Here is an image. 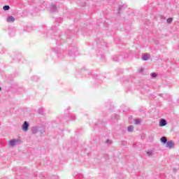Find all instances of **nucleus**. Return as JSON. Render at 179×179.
Instances as JSON below:
<instances>
[{
  "instance_id": "2",
  "label": "nucleus",
  "mask_w": 179,
  "mask_h": 179,
  "mask_svg": "<svg viewBox=\"0 0 179 179\" xmlns=\"http://www.w3.org/2000/svg\"><path fill=\"white\" fill-rule=\"evenodd\" d=\"M29 126L30 124L27 122V121H24L22 126V131H24V132H27V131H29Z\"/></svg>"
},
{
  "instance_id": "9",
  "label": "nucleus",
  "mask_w": 179,
  "mask_h": 179,
  "mask_svg": "<svg viewBox=\"0 0 179 179\" xmlns=\"http://www.w3.org/2000/svg\"><path fill=\"white\" fill-rule=\"evenodd\" d=\"M7 22H8V23L15 22V17H13V16L8 17L7 18Z\"/></svg>"
},
{
  "instance_id": "6",
  "label": "nucleus",
  "mask_w": 179,
  "mask_h": 179,
  "mask_svg": "<svg viewBox=\"0 0 179 179\" xmlns=\"http://www.w3.org/2000/svg\"><path fill=\"white\" fill-rule=\"evenodd\" d=\"M50 12H52V13L57 12V6H55L54 4H51V6H50Z\"/></svg>"
},
{
  "instance_id": "25",
  "label": "nucleus",
  "mask_w": 179,
  "mask_h": 179,
  "mask_svg": "<svg viewBox=\"0 0 179 179\" xmlns=\"http://www.w3.org/2000/svg\"><path fill=\"white\" fill-rule=\"evenodd\" d=\"M70 108H69H69H67V112H66V110H65V113L66 112V114H68V110H69Z\"/></svg>"
},
{
  "instance_id": "28",
  "label": "nucleus",
  "mask_w": 179,
  "mask_h": 179,
  "mask_svg": "<svg viewBox=\"0 0 179 179\" xmlns=\"http://www.w3.org/2000/svg\"><path fill=\"white\" fill-rule=\"evenodd\" d=\"M52 30H55V27H52Z\"/></svg>"
},
{
  "instance_id": "27",
  "label": "nucleus",
  "mask_w": 179,
  "mask_h": 179,
  "mask_svg": "<svg viewBox=\"0 0 179 179\" xmlns=\"http://www.w3.org/2000/svg\"><path fill=\"white\" fill-rule=\"evenodd\" d=\"M86 3H84V4H82L81 5V6H85V4Z\"/></svg>"
},
{
  "instance_id": "13",
  "label": "nucleus",
  "mask_w": 179,
  "mask_h": 179,
  "mask_svg": "<svg viewBox=\"0 0 179 179\" xmlns=\"http://www.w3.org/2000/svg\"><path fill=\"white\" fill-rule=\"evenodd\" d=\"M141 59H143V61H148L149 59V56L148 55H143Z\"/></svg>"
},
{
  "instance_id": "10",
  "label": "nucleus",
  "mask_w": 179,
  "mask_h": 179,
  "mask_svg": "<svg viewBox=\"0 0 179 179\" xmlns=\"http://www.w3.org/2000/svg\"><path fill=\"white\" fill-rule=\"evenodd\" d=\"M32 134H37L38 132V127H32Z\"/></svg>"
},
{
  "instance_id": "16",
  "label": "nucleus",
  "mask_w": 179,
  "mask_h": 179,
  "mask_svg": "<svg viewBox=\"0 0 179 179\" xmlns=\"http://www.w3.org/2000/svg\"><path fill=\"white\" fill-rule=\"evenodd\" d=\"M134 124H135L136 125H140V124H141V120H139V119H136V120H134Z\"/></svg>"
},
{
  "instance_id": "12",
  "label": "nucleus",
  "mask_w": 179,
  "mask_h": 179,
  "mask_svg": "<svg viewBox=\"0 0 179 179\" xmlns=\"http://www.w3.org/2000/svg\"><path fill=\"white\" fill-rule=\"evenodd\" d=\"M125 8H127V6L125 5L120 6L118 8V13H121V10H122V9H125Z\"/></svg>"
},
{
  "instance_id": "21",
  "label": "nucleus",
  "mask_w": 179,
  "mask_h": 179,
  "mask_svg": "<svg viewBox=\"0 0 179 179\" xmlns=\"http://www.w3.org/2000/svg\"><path fill=\"white\" fill-rule=\"evenodd\" d=\"M113 61H115V62H118V61H120L119 58L117 57V56H115L113 57Z\"/></svg>"
},
{
  "instance_id": "24",
  "label": "nucleus",
  "mask_w": 179,
  "mask_h": 179,
  "mask_svg": "<svg viewBox=\"0 0 179 179\" xmlns=\"http://www.w3.org/2000/svg\"><path fill=\"white\" fill-rule=\"evenodd\" d=\"M139 72L140 73H142V72H143V68L140 69Z\"/></svg>"
},
{
  "instance_id": "5",
  "label": "nucleus",
  "mask_w": 179,
  "mask_h": 179,
  "mask_svg": "<svg viewBox=\"0 0 179 179\" xmlns=\"http://www.w3.org/2000/svg\"><path fill=\"white\" fill-rule=\"evenodd\" d=\"M166 125H167V120L165 119H162L159 121V127H166Z\"/></svg>"
},
{
  "instance_id": "26",
  "label": "nucleus",
  "mask_w": 179,
  "mask_h": 179,
  "mask_svg": "<svg viewBox=\"0 0 179 179\" xmlns=\"http://www.w3.org/2000/svg\"><path fill=\"white\" fill-rule=\"evenodd\" d=\"M110 142V140H106V143H108Z\"/></svg>"
},
{
  "instance_id": "11",
  "label": "nucleus",
  "mask_w": 179,
  "mask_h": 179,
  "mask_svg": "<svg viewBox=\"0 0 179 179\" xmlns=\"http://www.w3.org/2000/svg\"><path fill=\"white\" fill-rule=\"evenodd\" d=\"M38 132H40V134H44V132H45V129L43 127H38Z\"/></svg>"
},
{
  "instance_id": "29",
  "label": "nucleus",
  "mask_w": 179,
  "mask_h": 179,
  "mask_svg": "<svg viewBox=\"0 0 179 179\" xmlns=\"http://www.w3.org/2000/svg\"><path fill=\"white\" fill-rule=\"evenodd\" d=\"M55 23H58V22L56 21Z\"/></svg>"
},
{
  "instance_id": "18",
  "label": "nucleus",
  "mask_w": 179,
  "mask_h": 179,
  "mask_svg": "<svg viewBox=\"0 0 179 179\" xmlns=\"http://www.w3.org/2000/svg\"><path fill=\"white\" fill-rule=\"evenodd\" d=\"M147 155L148 156H153V150H148Z\"/></svg>"
},
{
  "instance_id": "1",
  "label": "nucleus",
  "mask_w": 179,
  "mask_h": 179,
  "mask_svg": "<svg viewBox=\"0 0 179 179\" xmlns=\"http://www.w3.org/2000/svg\"><path fill=\"white\" fill-rule=\"evenodd\" d=\"M69 50V55H70V57H76V55H78V48H70Z\"/></svg>"
},
{
  "instance_id": "14",
  "label": "nucleus",
  "mask_w": 179,
  "mask_h": 179,
  "mask_svg": "<svg viewBox=\"0 0 179 179\" xmlns=\"http://www.w3.org/2000/svg\"><path fill=\"white\" fill-rule=\"evenodd\" d=\"M55 40H56V43L58 45H59V44H61L60 43H59V41H61V36H56L55 37Z\"/></svg>"
},
{
  "instance_id": "17",
  "label": "nucleus",
  "mask_w": 179,
  "mask_h": 179,
  "mask_svg": "<svg viewBox=\"0 0 179 179\" xmlns=\"http://www.w3.org/2000/svg\"><path fill=\"white\" fill-rule=\"evenodd\" d=\"M3 10H9L10 9V7L8 5L3 6Z\"/></svg>"
},
{
  "instance_id": "8",
  "label": "nucleus",
  "mask_w": 179,
  "mask_h": 179,
  "mask_svg": "<svg viewBox=\"0 0 179 179\" xmlns=\"http://www.w3.org/2000/svg\"><path fill=\"white\" fill-rule=\"evenodd\" d=\"M162 143H164V145H166L167 143V137L166 136H162L160 139Z\"/></svg>"
},
{
  "instance_id": "30",
  "label": "nucleus",
  "mask_w": 179,
  "mask_h": 179,
  "mask_svg": "<svg viewBox=\"0 0 179 179\" xmlns=\"http://www.w3.org/2000/svg\"><path fill=\"white\" fill-rule=\"evenodd\" d=\"M0 91H1V87H0Z\"/></svg>"
},
{
  "instance_id": "3",
  "label": "nucleus",
  "mask_w": 179,
  "mask_h": 179,
  "mask_svg": "<svg viewBox=\"0 0 179 179\" xmlns=\"http://www.w3.org/2000/svg\"><path fill=\"white\" fill-rule=\"evenodd\" d=\"M20 142V141L19 140L13 139L10 141V145L11 146V148H13V146H15V145H17Z\"/></svg>"
},
{
  "instance_id": "7",
  "label": "nucleus",
  "mask_w": 179,
  "mask_h": 179,
  "mask_svg": "<svg viewBox=\"0 0 179 179\" xmlns=\"http://www.w3.org/2000/svg\"><path fill=\"white\" fill-rule=\"evenodd\" d=\"M45 109L44 108H40L38 110V114H39L40 115H44V113H45Z\"/></svg>"
},
{
  "instance_id": "23",
  "label": "nucleus",
  "mask_w": 179,
  "mask_h": 179,
  "mask_svg": "<svg viewBox=\"0 0 179 179\" xmlns=\"http://www.w3.org/2000/svg\"><path fill=\"white\" fill-rule=\"evenodd\" d=\"M115 118L116 120H120V115L115 114Z\"/></svg>"
},
{
  "instance_id": "15",
  "label": "nucleus",
  "mask_w": 179,
  "mask_h": 179,
  "mask_svg": "<svg viewBox=\"0 0 179 179\" xmlns=\"http://www.w3.org/2000/svg\"><path fill=\"white\" fill-rule=\"evenodd\" d=\"M127 131L128 132H132L134 131V126H131V125L127 127Z\"/></svg>"
},
{
  "instance_id": "22",
  "label": "nucleus",
  "mask_w": 179,
  "mask_h": 179,
  "mask_svg": "<svg viewBox=\"0 0 179 179\" xmlns=\"http://www.w3.org/2000/svg\"><path fill=\"white\" fill-rule=\"evenodd\" d=\"M150 76L152 78H157V74L156 73H151Z\"/></svg>"
},
{
  "instance_id": "19",
  "label": "nucleus",
  "mask_w": 179,
  "mask_h": 179,
  "mask_svg": "<svg viewBox=\"0 0 179 179\" xmlns=\"http://www.w3.org/2000/svg\"><path fill=\"white\" fill-rule=\"evenodd\" d=\"M166 22H167V23H169V24H170L171 23H173V18H172V17L168 18V19L166 20Z\"/></svg>"
},
{
  "instance_id": "4",
  "label": "nucleus",
  "mask_w": 179,
  "mask_h": 179,
  "mask_svg": "<svg viewBox=\"0 0 179 179\" xmlns=\"http://www.w3.org/2000/svg\"><path fill=\"white\" fill-rule=\"evenodd\" d=\"M174 147V143L172 141H169L166 142V148H169V149H173Z\"/></svg>"
},
{
  "instance_id": "20",
  "label": "nucleus",
  "mask_w": 179,
  "mask_h": 179,
  "mask_svg": "<svg viewBox=\"0 0 179 179\" xmlns=\"http://www.w3.org/2000/svg\"><path fill=\"white\" fill-rule=\"evenodd\" d=\"M75 120H76V116H75V115H71L70 117V121H73Z\"/></svg>"
}]
</instances>
